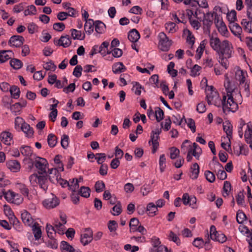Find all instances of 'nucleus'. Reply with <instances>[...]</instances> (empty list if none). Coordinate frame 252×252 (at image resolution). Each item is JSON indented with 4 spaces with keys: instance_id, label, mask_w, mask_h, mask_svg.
I'll list each match as a JSON object with an SVG mask.
<instances>
[{
    "instance_id": "b1692460",
    "label": "nucleus",
    "mask_w": 252,
    "mask_h": 252,
    "mask_svg": "<svg viewBox=\"0 0 252 252\" xmlns=\"http://www.w3.org/2000/svg\"><path fill=\"white\" fill-rule=\"evenodd\" d=\"M0 138L1 141L6 145H10L12 141V135L9 132H2L0 134Z\"/></svg>"
},
{
    "instance_id": "1a4fd4ad",
    "label": "nucleus",
    "mask_w": 252,
    "mask_h": 252,
    "mask_svg": "<svg viewBox=\"0 0 252 252\" xmlns=\"http://www.w3.org/2000/svg\"><path fill=\"white\" fill-rule=\"evenodd\" d=\"M24 41L25 39L22 36L13 35L10 37L8 41V44L11 46L20 47L23 45Z\"/></svg>"
},
{
    "instance_id": "423d86ee",
    "label": "nucleus",
    "mask_w": 252,
    "mask_h": 252,
    "mask_svg": "<svg viewBox=\"0 0 252 252\" xmlns=\"http://www.w3.org/2000/svg\"><path fill=\"white\" fill-rule=\"evenodd\" d=\"M33 164L38 169V173L39 174L47 173L46 168L48 163L46 159L37 157L34 161Z\"/></svg>"
},
{
    "instance_id": "6e6552de",
    "label": "nucleus",
    "mask_w": 252,
    "mask_h": 252,
    "mask_svg": "<svg viewBox=\"0 0 252 252\" xmlns=\"http://www.w3.org/2000/svg\"><path fill=\"white\" fill-rule=\"evenodd\" d=\"M214 13L208 12L204 14V18L203 20V24L205 29L210 32V28L213 23Z\"/></svg>"
},
{
    "instance_id": "4d7b16f0",
    "label": "nucleus",
    "mask_w": 252,
    "mask_h": 252,
    "mask_svg": "<svg viewBox=\"0 0 252 252\" xmlns=\"http://www.w3.org/2000/svg\"><path fill=\"white\" fill-rule=\"evenodd\" d=\"M69 137L66 134H63L61 139V146L63 149H66L68 146Z\"/></svg>"
},
{
    "instance_id": "603ef678",
    "label": "nucleus",
    "mask_w": 252,
    "mask_h": 252,
    "mask_svg": "<svg viewBox=\"0 0 252 252\" xmlns=\"http://www.w3.org/2000/svg\"><path fill=\"white\" fill-rule=\"evenodd\" d=\"M206 180L210 183H213L215 181V175L214 173L209 170H207L204 173Z\"/></svg>"
},
{
    "instance_id": "a18cd8bd",
    "label": "nucleus",
    "mask_w": 252,
    "mask_h": 252,
    "mask_svg": "<svg viewBox=\"0 0 252 252\" xmlns=\"http://www.w3.org/2000/svg\"><path fill=\"white\" fill-rule=\"evenodd\" d=\"M114 213H112L114 216H119L122 212V206L120 201H118L116 204L112 208Z\"/></svg>"
},
{
    "instance_id": "79ce46f5",
    "label": "nucleus",
    "mask_w": 252,
    "mask_h": 252,
    "mask_svg": "<svg viewBox=\"0 0 252 252\" xmlns=\"http://www.w3.org/2000/svg\"><path fill=\"white\" fill-rule=\"evenodd\" d=\"M46 230L47 233L48 237L50 239H52L54 237L53 234H56V231L55 229V227L53 226L51 224H47L46 226Z\"/></svg>"
},
{
    "instance_id": "4be33fe9",
    "label": "nucleus",
    "mask_w": 252,
    "mask_h": 252,
    "mask_svg": "<svg viewBox=\"0 0 252 252\" xmlns=\"http://www.w3.org/2000/svg\"><path fill=\"white\" fill-rule=\"evenodd\" d=\"M13 53L11 50H1L0 51V62L3 63L10 59Z\"/></svg>"
},
{
    "instance_id": "0e129e2a",
    "label": "nucleus",
    "mask_w": 252,
    "mask_h": 252,
    "mask_svg": "<svg viewBox=\"0 0 252 252\" xmlns=\"http://www.w3.org/2000/svg\"><path fill=\"white\" fill-rule=\"evenodd\" d=\"M169 239L173 241L174 242L176 243L177 245H180L181 244V242L180 241L179 238L173 232L171 231L170 232L169 235Z\"/></svg>"
},
{
    "instance_id": "7ed1b4c3",
    "label": "nucleus",
    "mask_w": 252,
    "mask_h": 252,
    "mask_svg": "<svg viewBox=\"0 0 252 252\" xmlns=\"http://www.w3.org/2000/svg\"><path fill=\"white\" fill-rule=\"evenodd\" d=\"M215 90L213 86H208V91H210V93L209 94L206 92V99L209 105L214 104L216 106L220 107L221 106L222 99L220 97L219 94Z\"/></svg>"
},
{
    "instance_id": "c03bdc74",
    "label": "nucleus",
    "mask_w": 252,
    "mask_h": 252,
    "mask_svg": "<svg viewBox=\"0 0 252 252\" xmlns=\"http://www.w3.org/2000/svg\"><path fill=\"white\" fill-rule=\"evenodd\" d=\"M217 169V172H216V170H214V172L216 173L218 178L221 180H225L227 178V174L224 170L223 166L221 168H219Z\"/></svg>"
},
{
    "instance_id": "cd10ccee",
    "label": "nucleus",
    "mask_w": 252,
    "mask_h": 252,
    "mask_svg": "<svg viewBox=\"0 0 252 252\" xmlns=\"http://www.w3.org/2000/svg\"><path fill=\"white\" fill-rule=\"evenodd\" d=\"M61 249L63 252H77L72 246L70 245L67 242L63 241L61 242L60 246Z\"/></svg>"
},
{
    "instance_id": "a211bd4d",
    "label": "nucleus",
    "mask_w": 252,
    "mask_h": 252,
    "mask_svg": "<svg viewBox=\"0 0 252 252\" xmlns=\"http://www.w3.org/2000/svg\"><path fill=\"white\" fill-rule=\"evenodd\" d=\"M140 37L139 32L135 29H132L128 32V38L132 43H135L138 41Z\"/></svg>"
},
{
    "instance_id": "37998d69",
    "label": "nucleus",
    "mask_w": 252,
    "mask_h": 252,
    "mask_svg": "<svg viewBox=\"0 0 252 252\" xmlns=\"http://www.w3.org/2000/svg\"><path fill=\"white\" fill-rule=\"evenodd\" d=\"M90 191L89 187L82 186L80 188L78 193L84 197L88 198L90 195Z\"/></svg>"
},
{
    "instance_id": "a19ab883",
    "label": "nucleus",
    "mask_w": 252,
    "mask_h": 252,
    "mask_svg": "<svg viewBox=\"0 0 252 252\" xmlns=\"http://www.w3.org/2000/svg\"><path fill=\"white\" fill-rule=\"evenodd\" d=\"M247 219L246 215L241 210L237 211L236 215V220L239 224H242Z\"/></svg>"
},
{
    "instance_id": "58836bf2",
    "label": "nucleus",
    "mask_w": 252,
    "mask_h": 252,
    "mask_svg": "<svg viewBox=\"0 0 252 252\" xmlns=\"http://www.w3.org/2000/svg\"><path fill=\"white\" fill-rule=\"evenodd\" d=\"M176 26V24L172 22L166 23L164 25L165 28L168 32L171 33H173L177 31Z\"/></svg>"
},
{
    "instance_id": "a878e982",
    "label": "nucleus",
    "mask_w": 252,
    "mask_h": 252,
    "mask_svg": "<svg viewBox=\"0 0 252 252\" xmlns=\"http://www.w3.org/2000/svg\"><path fill=\"white\" fill-rule=\"evenodd\" d=\"M126 70V67L122 62H118L112 66V71L115 74L123 72Z\"/></svg>"
},
{
    "instance_id": "de8ad7c7",
    "label": "nucleus",
    "mask_w": 252,
    "mask_h": 252,
    "mask_svg": "<svg viewBox=\"0 0 252 252\" xmlns=\"http://www.w3.org/2000/svg\"><path fill=\"white\" fill-rule=\"evenodd\" d=\"M20 152L23 156L26 157H30L32 155L31 148L28 146L22 147L20 148Z\"/></svg>"
},
{
    "instance_id": "4c0bfd02",
    "label": "nucleus",
    "mask_w": 252,
    "mask_h": 252,
    "mask_svg": "<svg viewBox=\"0 0 252 252\" xmlns=\"http://www.w3.org/2000/svg\"><path fill=\"white\" fill-rule=\"evenodd\" d=\"M24 120L20 117H16L14 122V127L16 130L18 131L21 130V126L24 125V123H25Z\"/></svg>"
},
{
    "instance_id": "09e8293b",
    "label": "nucleus",
    "mask_w": 252,
    "mask_h": 252,
    "mask_svg": "<svg viewBox=\"0 0 252 252\" xmlns=\"http://www.w3.org/2000/svg\"><path fill=\"white\" fill-rule=\"evenodd\" d=\"M37 12L35 6L33 5H31L27 7V9H26L24 12V15L28 16L29 15H35Z\"/></svg>"
},
{
    "instance_id": "dca6fc26",
    "label": "nucleus",
    "mask_w": 252,
    "mask_h": 252,
    "mask_svg": "<svg viewBox=\"0 0 252 252\" xmlns=\"http://www.w3.org/2000/svg\"><path fill=\"white\" fill-rule=\"evenodd\" d=\"M21 219L23 222L27 226H31L33 221L31 215L25 210L21 214Z\"/></svg>"
},
{
    "instance_id": "39448f33",
    "label": "nucleus",
    "mask_w": 252,
    "mask_h": 252,
    "mask_svg": "<svg viewBox=\"0 0 252 252\" xmlns=\"http://www.w3.org/2000/svg\"><path fill=\"white\" fill-rule=\"evenodd\" d=\"M210 238L215 241L223 243L225 242L227 239L225 235L220 232H217L214 225H212L210 227Z\"/></svg>"
},
{
    "instance_id": "052dcab7",
    "label": "nucleus",
    "mask_w": 252,
    "mask_h": 252,
    "mask_svg": "<svg viewBox=\"0 0 252 252\" xmlns=\"http://www.w3.org/2000/svg\"><path fill=\"white\" fill-rule=\"evenodd\" d=\"M227 18L231 22H235L236 20V12L234 10H231L227 14Z\"/></svg>"
},
{
    "instance_id": "4468645a",
    "label": "nucleus",
    "mask_w": 252,
    "mask_h": 252,
    "mask_svg": "<svg viewBox=\"0 0 252 252\" xmlns=\"http://www.w3.org/2000/svg\"><path fill=\"white\" fill-rule=\"evenodd\" d=\"M210 44L211 47L216 52L220 49L221 45L219 38L217 37H214L213 35H210Z\"/></svg>"
},
{
    "instance_id": "20e7f679",
    "label": "nucleus",
    "mask_w": 252,
    "mask_h": 252,
    "mask_svg": "<svg viewBox=\"0 0 252 252\" xmlns=\"http://www.w3.org/2000/svg\"><path fill=\"white\" fill-rule=\"evenodd\" d=\"M159 39L158 48L163 52L168 51L172 44V41L170 40L164 32H160L158 35Z\"/></svg>"
},
{
    "instance_id": "5701e85b",
    "label": "nucleus",
    "mask_w": 252,
    "mask_h": 252,
    "mask_svg": "<svg viewBox=\"0 0 252 252\" xmlns=\"http://www.w3.org/2000/svg\"><path fill=\"white\" fill-rule=\"evenodd\" d=\"M32 232L36 240H39L42 236V231L39 224L35 222L32 227Z\"/></svg>"
},
{
    "instance_id": "6e6d98bb",
    "label": "nucleus",
    "mask_w": 252,
    "mask_h": 252,
    "mask_svg": "<svg viewBox=\"0 0 252 252\" xmlns=\"http://www.w3.org/2000/svg\"><path fill=\"white\" fill-rule=\"evenodd\" d=\"M65 28V25L63 23H55L53 25V28L57 32H62Z\"/></svg>"
},
{
    "instance_id": "0eeeda50",
    "label": "nucleus",
    "mask_w": 252,
    "mask_h": 252,
    "mask_svg": "<svg viewBox=\"0 0 252 252\" xmlns=\"http://www.w3.org/2000/svg\"><path fill=\"white\" fill-rule=\"evenodd\" d=\"M93 231L89 228L85 229V233L81 236L80 241L81 243L86 246L90 243L93 240Z\"/></svg>"
},
{
    "instance_id": "c756f323",
    "label": "nucleus",
    "mask_w": 252,
    "mask_h": 252,
    "mask_svg": "<svg viewBox=\"0 0 252 252\" xmlns=\"http://www.w3.org/2000/svg\"><path fill=\"white\" fill-rule=\"evenodd\" d=\"M16 187L23 195L26 197H28L29 189L26 185L22 183H18L16 185Z\"/></svg>"
},
{
    "instance_id": "8fccbe9b",
    "label": "nucleus",
    "mask_w": 252,
    "mask_h": 252,
    "mask_svg": "<svg viewBox=\"0 0 252 252\" xmlns=\"http://www.w3.org/2000/svg\"><path fill=\"white\" fill-rule=\"evenodd\" d=\"M155 116L158 122H159L164 118V112L159 107L157 108V110L155 111Z\"/></svg>"
},
{
    "instance_id": "7c9ffc66",
    "label": "nucleus",
    "mask_w": 252,
    "mask_h": 252,
    "mask_svg": "<svg viewBox=\"0 0 252 252\" xmlns=\"http://www.w3.org/2000/svg\"><path fill=\"white\" fill-rule=\"evenodd\" d=\"M9 91L12 97L17 99L19 97L20 94V90L19 88L15 85L10 87Z\"/></svg>"
},
{
    "instance_id": "473e14b6",
    "label": "nucleus",
    "mask_w": 252,
    "mask_h": 252,
    "mask_svg": "<svg viewBox=\"0 0 252 252\" xmlns=\"http://www.w3.org/2000/svg\"><path fill=\"white\" fill-rule=\"evenodd\" d=\"M191 172L190 177L192 179H197L199 173V166L197 163H195L192 165V166L191 167Z\"/></svg>"
},
{
    "instance_id": "f03ea898",
    "label": "nucleus",
    "mask_w": 252,
    "mask_h": 252,
    "mask_svg": "<svg viewBox=\"0 0 252 252\" xmlns=\"http://www.w3.org/2000/svg\"><path fill=\"white\" fill-rule=\"evenodd\" d=\"M221 105L224 113H226V111L234 112L238 109V105L234 101L232 94L230 92H228V95H223L221 101Z\"/></svg>"
},
{
    "instance_id": "72a5a7b5",
    "label": "nucleus",
    "mask_w": 252,
    "mask_h": 252,
    "mask_svg": "<svg viewBox=\"0 0 252 252\" xmlns=\"http://www.w3.org/2000/svg\"><path fill=\"white\" fill-rule=\"evenodd\" d=\"M241 23L246 31L252 33V20L248 21L247 19H243Z\"/></svg>"
},
{
    "instance_id": "6ab92c4d",
    "label": "nucleus",
    "mask_w": 252,
    "mask_h": 252,
    "mask_svg": "<svg viewBox=\"0 0 252 252\" xmlns=\"http://www.w3.org/2000/svg\"><path fill=\"white\" fill-rule=\"evenodd\" d=\"M71 44V40L68 35L61 36L58 41V45L64 48L69 47Z\"/></svg>"
},
{
    "instance_id": "49530a36",
    "label": "nucleus",
    "mask_w": 252,
    "mask_h": 252,
    "mask_svg": "<svg viewBox=\"0 0 252 252\" xmlns=\"http://www.w3.org/2000/svg\"><path fill=\"white\" fill-rule=\"evenodd\" d=\"M9 215H12V217H11V220H12L13 224L15 226V228L19 231H20L21 229V226L20 225V223L18 220L13 215V213L11 210L9 211Z\"/></svg>"
},
{
    "instance_id": "f3484780",
    "label": "nucleus",
    "mask_w": 252,
    "mask_h": 252,
    "mask_svg": "<svg viewBox=\"0 0 252 252\" xmlns=\"http://www.w3.org/2000/svg\"><path fill=\"white\" fill-rule=\"evenodd\" d=\"M229 28L231 32L236 36H240L242 32L241 27L235 22L229 23Z\"/></svg>"
},
{
    "instance_id": "e433bc0d",
    "label": "nucleus",
    "mask_w": 252,
    "mask_h": 252,
    "mask_svg": "<svg viewBox=\"0 0 252 252\" xmlns=\"http://www.w3.org/2000/svg\"><path fill=\"white\" fill-rule=\"evenodd\" d=\"M139 221L137 218H133L131 219L129 224L130 231L135 232L136 228L139 225Z\"/></svg>"
},
{
    "instance_id": "aec40b11",
    "label": "nucleus",
    "mask_w": 252,
    "mask_h": 252,
    "mask_svg": "<svg viewBox=\"0 0 252 252\" xmlns=\"http://www.w3.org/2000/svg\"><path fill=\"white\" fill-rule=\"evenodd\" d=\"M21 130L23 131L26 136L29 138L32 137L33 135V128L27 123H24V125L21 126Z\"/></svg>"
},
{
    "instance_id": "3c124183",
    "label": "nucleus",
    "mask_w": 252,
    "mask_h": 252,
    "mask_svg": "<svg viewBox=\"0 0 252 252\" xmlns=\"http://www.w3.org/2000/svg\"><path fill=\"white\" fill-rule=\"evenodd\" d=\"M159 164L161 172H163L166 167V158L164 154L160 156Z\"/></svg>"
},
{
    "instance_id": "e2e57ef3",
    "label": "nucleus",
    "mask_w": 252,
    "mask_h": 252,
    "mask_svg": "<svg viewBox=\"0 0 252 252\" xmlns=\"http://www.w3.org/2000/svg\"><path fill=\"white\" fill-rule=\"evenodd\" d=\"M96 156L95 159L98 164H102L106 160V155L104 153H98Z\"/></svg>"
},
{
    "instance_id": "c9c22d12",
    "label": "nucleus",
    "mask_w": 252,
    "mask_h": 252,
    "mask_svg": "<svg viewBox=\"0 0 252 252\" xmlns=\"http://www.w3.org/2000/svg\"><path fill=\"white\" fill-rule=\"evenodd\" d=\"M58 138L53 133H50L48 136L47 141L49 146L51 148L54 147L57 143Z\"/></svg>"
},
{
    "instance_id": "bb28decb",
    "label": "nucleus",
    "mask_w": 252,
    "mask_h": 252,
    "mask_svg": "<svg viewBox=\"0 0 252 252\" xmlns=\"http://www.w3.org/2000/svg\"><path fill=\"white\" fill-rule=\"evenodd\" d=\"M147 211L149 212V216L153 217L157 215L158 209L155 204L151 202L147 204Z\"/></svg>"
},
{
    "instance_id": "69168bd1",
    "label": "nucleus",
    "mask_w": 252,
    "mask_h": 252,
    "mask_svg": "<svg viewBox=\"0 0 252 252\" xmlns=\"http://www.w3.org/2000/svg\"><path fill=\"white\" fill-rule=\"evenodd\" d=\"M82 70L83 68L81 65H77L74 69L73 75L77 78L80 77L82 75Z\"/></svg>"
},
{
    "instance_id": "864d4df0",
    "label": "nucleus",
    "mask_w": 252,
    "mask_h": 252,
    "mask_svg": "<svg viewBox=\"0 0 252 252\" xmlns=\"http://www.w3.org/2000/svg\"><path fill=\"white\" fill-rule=\"evenodd\" d=\"M170 157L172 159H175L179 156L180 150L175 147L170 148Z\"/></svg>"
},
{
    "instance_id": "bf43d9fd",
    "label": "nucleus",
    "mask_w": 252,
    "mask_h": 252,
    "mask_svg": "<svg viewBox=\"0 0 252 252\" xmlns=\"http://www.w3.org/2000/svg\"><path fill=\"white\" fill-rule=\"evenodd\" d=\"M23 198L21 195L15 193L14 194V197H13L11 203H14L16 205H19L22 203Z\"/></svg>"
},
{
    "instance_id": "ea45409f",
    "label": "nucleus",
    "mask_w": 252,
    "mask_h": 252,
    "mask_svg": "<svg viewBox=\"0 0 252 252\" xmlns=\"http://www.w3.org/2000/svg\"><path fill=\"white\" fill-rule=\"evenodd\" d=\"M10 65L14 69H19L22 67L23 63L19 59H13L10 61Z\"/></svg>"
},
{
    "instance_id": "c85d7f7f",
    "label": "nucleus",
    "mask_w": 252,
    "mask_h": 252,
    "mask_svg": "<svg viewBox=\"0 0 252 252\" xmlns=\"http://www.w3.org/2000/svg\"><path fill=\"white\" fill-rule=\"evenodd\" d=\"M95 31L98 33L101 34L104 32L106 26L101 21L97 20L95 22Z\"/></svg>"
},
{
    "instance_id": "338daca9",
    "label": "nucleus",
    "mask_w": 252,
    "mask_h": 252,
    "mask_svg": "<svg viewBox=\"0 0 252 252\" xmlns=\"http://www.w3.org/2000/svg\"><path fill=\"white\" fill-rule=\"evenodd\" d=\"M3 195L5 199L9 202L11 203L13 197H14L15 192L9 190L7 192H3Z\"/></svg>"
},
{
    "instance_id": "f8f14e48",
    "label": "nucleus",
    "mask_w": 252,
    "mask_h": 252,
    "mask_svg": "<svg viewBox=\"0 0 252 252\" xmlns=\"http://www.w3.org/2000/svg\"><path fill=\"white\" fill-rule=\"evenodd\" d=\"M48 178L47 173H44V174H39L37 184L39 185L40 188L44 191H46L48 189Z\"/></svg>"
},
{
    "instance_id": "f257e3e1",
    "label": "nucleus",
    "mask_w": 252,
    "mask_h": 252,
    "mask_svg": "<svg viewBox=\"0 0 252 252\" xmlns=\"http://www.w3.org/2000/svg\"><path fill=\"white\" fill-rule=\"evenodd\" d=\"M217 52L219 56V62L225 69H227L229 65L227 59L232 57L233 52L232 44L227 40H223L221 42L220 49Z\"/></svg>"
},
{
    "instance_id": "2f4dec72",
    "label": "nucleus",
    "mask_w": 252,
    "mask_h": 252,
    "mask_svg": "<svg viewBox=\"0 0 252 252\" xmlns=\"http://www.w3.org/2000/svg\"><path fill=\"white\" fill-rule=\"evenodd\" d=\"M235 78L239 81L240 86H242L245 83V72L242 70L237 71L235 73Z\"/></svg>"
},
{
    "instance_id": "412c9836",
    "label": "nucleus",
    "mask_w": 252,
    "mask_h": 252,
    "mask_svg": "<svg viewBox=\"0 0 252 252\" xmlns=\"http://www.w3.org/2000/svg\"><path fill=\"white\" fill-rule=\"evenodd\" d=\"M94 26H95V22L92 19L86 20L84 30L86 33L91 34L94 32Z\"/></svg>"
},
{
    "instance_id": "13d9d810",
    "label": "nucleus",
    "mask_w": 252,
    "mask_h": 252,
    "mask_svg": "<svg viewBox=\"0 0 252 252\" xmlns=\"http://www.w3.org/2000/svg\"><path fill=\"white\" fill-rule=\"evenodd\" d=\"M95 189L97 192H100L105 189V184L103 181H98L95 183Z\"/></svg>"
},
{
    "instance_id": "ddd939ff",
    "label": "nucleus",
    "mask_w": 252,
    "mask_h": 252,
    "mask_svg": "<svg viewBox=\"0 0 252 252\" xmlns=\"http://www.w3.org/2000/svg\"><path fill=\"white\" fill-rule=\"evenodd\" d=\"M48 178L50 181L54 183L61 177L59 170L57 168H51L48 170Z\"/></svg>"
},
{
    "instance_id": "393cba45",
    "label": "nucleus",
    "mask_w": 252,
    "mask_h": 252,
    "mask_svg": "<svg viewBox=\"0 0 252 252\" xmlns=\"http://www.w3.org/2000/svg\"><path fill=\"white\" fill-rule=\"evenodd\" d=\"M72 38L74 39L83 40L85 37L84 33H82L81 31H78L74 29H71L70 30Z\"/></svg>"
},
{
    "instance_id": "680f3d73",
    "label": "nucleus",
    "mask_w": 252,
    "mask_h": 252,
    "mask_svg": "<svg viewBox=\"0 0 252 252\" xmlns=\"http://www.w3.org/2000/svg\"><path fill=\"white\" fill-rule=\"evenodd\" d=\"M204 243V241L202 238L197 237L195 238L193 241L192 244L193 245L197 248H202Z\"/></svg>"
},
{
    "instance_id": "9d476101",
    "label": "nucleus",
    "mask_w": 252,
    "mask_h": 252,
    "mask_svg": "<svg viewBox=\"0 0 252 252\" xmlns=\"http://www.w3.org/2000/svg\"><path fill=\"white\" fill-rule=\"evenodd\" d=\"M60 203L59 199L54 196L51 198L45 199L43 202V204L47 209H51L56 207Z\"/></svg>"
},
{
    "instance_id": "774afa93",
    "label": "nucleus",
    "mask_w": 252,
    "mask_h": 252,
    "mask_svg": "<svg viewBox=\"0 0 252 252\" xmlns=\"http://www.w3.org/2000/svg\"><path fill=\"white\" fill-rule=\"evenodd\" d=\"M43 68L46 70H51L54 71L56 68V66L52 61H50L47 62L45 65H44Z\"/></svg>"
},
{
    "instance_id": "9b49d317",
    "label": "nucleus",
    "mask_w": 252,
    "mask_h": 252,
    "mask_svg": "<svg viewBox=\"0 0 252 252\" xmlns=\"http://www.w3.org/2000/svg\"><path fill=\"white\" fill-rule=\"evenodd\" d=\"M223 129L224 131L226 133L227 137L228 138V140L229 142L228 145V147L230 148V139L232 138V126L229 121H226L224 123H223Z\"/></svg>"
},
{
    "instance_id": "f704fd0d",
    "label": "nucleus",
    "mask_w": 252,
    "mask_h": 252,
    "mask_svg": "<svg viewBox=\"0 0 252 252\" xmlns=\"http://www.w3.org/2000/svg\"><path fill=\"white\" fill-rule=\"evenodd\" d=\"M151 241L153 248L150 249V252H156V251L157 250L158 247L161 246L160 245V241L159 238L156 237L152 238Z\"/></svg>"
},
{
    "instance_id": "5fc2aeb1",
    "label": "nucleus",
    "mask_w": 252,
    "mask_h": 252,
    "mask_svg": "<svg viewBox=\"0 0 252 252\" xmlns=\"http://www.w3.org/2000/svg\"><path fill=\"white\" fill-rule=\"evenodd\" d=\"M185 121L188 126L190 128L191 131L194 133L196 130L195 121L191 118H189L187 120L185 119Z\"/></svg>"
},
{
    "instance_id": "2eb2a0df",
    "label": "nucleus",
    "mask_w": 252,
    "mask_h": 252,
    "mask_svg": "<svg viewBox=\"0 0 252 252\" xmlns=\"http://www.w3.org/2000/svg\"><path fill=\"white\" fill-rule=\"evenodd\" d=\"M6 165L8 169L11 171L16 172L20 170L21 165L20 163L16 160H10L7 161Z\"/></svg>"
}]
</instances>
